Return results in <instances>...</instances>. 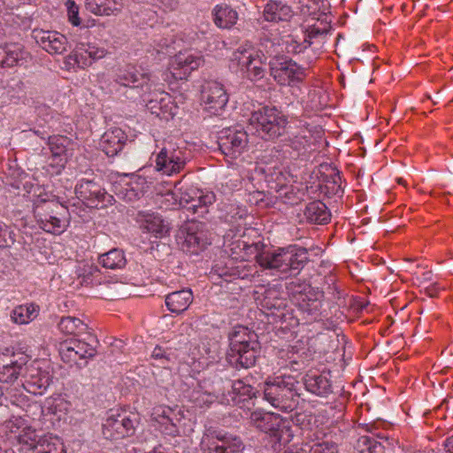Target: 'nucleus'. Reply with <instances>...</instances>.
<instances>
[{
  "label": "nucleus",
  "instance_id": "obj_1",
  "mask_svg": "<svg viewBox=\"0 0 453 453\" xmlns=\"http://www.w3.org/2000/svg\"><path fill=\"white\" fill-rule=\"evenodd\" d=\"M236 246H242L248 257L254 256L261 267L277 270L288 275H297L309 259L307 250L297 245L278 250H265V245L260 241L249 243L245 240H239Z\"/></svg>",
  "mask_w": 453,
  "mask_h": 453
},
{
  "label": "nucleus",
  "instance_id": "obj_2",
  "mask_svg": "<svg viewBox=\"0 0 453 453\" xmlns=\"http://www.w3.org/2000/svg\"><path fill=\"white\" fill-rule=\"evenodd\" d=\"M227 360L236 369L250 368L256 364L259 352L257 334L243 326H234L228 335Z\"/></svg>",
  "mask_w": 453,
  "mask_h": 453
},
{
  "label": "nucleus",
  "instance_id": "obj_3",
  "mask_svg": "<svg viewBox=\"0 0 453 453\" xmlns=\"http://www.w3.org/2000/svg\"><path fill=\"white\" fill-rule=\"evenodd\" d=\"M250 123L265 141H274L288 134V129L291 128L288 117L273 105H265L253 111Z\"/></svg>",
  "mask_w": 453,
  "mask_h": 453
},
{
  "label": "nucleus",
  "instance_id": "obj_4",
  "mask_svg": "<svg viewBox=\"0 0 453 453\" xmlns=\"http://www.w3.org/2000/svg\"><path fill=\"white\" fill-rule=\"evenodd\" d=\"M297 381L291 376H279L264 384V399L283 411H293L298 403Z\"/></svg>",
  "mask_w": 453,
  "mask_h": 453
},
{
  "label": "nucleus",
  "instance_id": "obj_5",
  "mask_svg": "<svg viewBox=\"0 0 453 453\" xmlns=\"http://www.w3.org/2000/svg\"><path fill=\"white\" fill-rule=\"evenodd\" d=\"M153 86L156 83L150 73L142 72L132 65L119 69L113 81L116 90L129 99L145 96L151 92Z\"/></svg>",
  "mask_w": 453,
  "mask_h": 453
},
{
  "label": "nucleus",
  "instance_id": "obj_6",
  "mask_svg": "<svg viewBox=\"0 0 453 453\" xmlns=\"http://www.w3.org/2000/svg\"><path fill=\"white\" fill-rule=\"evenodd\" d=\"M17 447L23 453H66L63 440L53 434L26 426L17 438Z\"/></svg>",
  "mask_w": 453,
  "mask_h": 453
},
{
  "label": "nucleus",
  "instance_id": "obj_7",
  "mask_svg": "<svg viewBox=\"0 0 453 453\" xmlns=\"http://www.w3.org/2000/svg\"><path fill=\"white\" fill-rule=\"evenodd\" d=\"M190 160V152L186 147H180L173 141H164L156 154L155 169L157 172L172 176L182 172Z\"/></svg>",
  "mask_w": 453,
  "mask_h": 453
},
{
  "label": "nucleus",
  "instance_id": "obj_8",
  "mask_svg": "<svg viewBox=\"0 0 453 453\" xmlns=\"http://www.w3.org/2000/svg\"><path fill=\"white\" fill-rule=\"evenodd\" d=\"M269 73L280 87L299 88L306 79V68L288 57H275L269 62Z\"/></svg>",
  "mask_w": 453,
  "mask_h": 453
},
{
  "label": "nucleus",
  "instance_id": "obj_9",
  "mask_svg": "<svg viewBox=\"0 0 453 453\" xmlns=\"http://www.w3.org/2000/svg\"><path fill=\"white\" fill-rule=\"evenodd\" d=\"M250 423L261 432L280 442L284 435H290V422L279 414L255 411L251 412Z\"/></svg>",
  "mask_w": 453,
  "mask_h": 453
},
{
  "label": "nucleus",
  "instance_id": "obj_10",
  "mask_svg": "<svg viewBox=\"0 0 453 453\" xmlns=\"http://www.w3.org/2000/svg\"><path fill=\"white\" fill-rule=\"evenodd\" d=\"M91 334H88V338L80 340L71 338L65 340L59 344V354L65 363L70 365L75 364L80 368L87 365L86 359L91 358L96 355V349L87 340L92 339Z\"/></svg>",
  "mask_w": 453,
  "mask_h": 453
},
{
  "label": "nucleus",
  "instance_id": "obj_11",
  "mask_svg": "<svg viewBox=\"0 0 453 453\" xmlns=\"http://www.w3.org/2000/svg\"><path fill=\"white\" fill-rule=\"evenodd\" d=\"M137 420L134 415L117 411L108 416L103 424V434L107 440H121L134 434Z\"/></svg>",
  "mask_w": 453,
  "mask_h": 453
},
{
  "label": "nucleus",
  "instance_id": "obj_12",
  "mask_svg": "<svg viewBox=\"0 0 453 453\" xmlns=\"http://www.w3.org/2000/svg\"><path fill=\"white\" fill-rule=\"evenodd\" d=\"M241 73L251 81H261L266 73L265 58L261 51L254 50H238L234 53Z\"/></svg>",
  "mask_w": 453,
  "mask_h": 453
},
{
  "label": "nucleus",
  "instance_id": "obj_13",
  "mask_svg": "<svg viewBox=\"0 0 453 453\" xmlns=\"http://www.w3.org/2000/svg\"><path fill=\"white\" fill-rule=\"evenodd\" d=\"M42 365L45 363L34 361L25 367L22 388L30 394L42 395L52 381L50 372Z\"/></svg>",
  "mask_w": 453,
  "mask_h": 453
},
{
  "label": "nucleus",
  "instance_id": "obj_14",
  "mask_svg": "<svg viewBox=\"0 0 453 453\" xmlns=\"http://www.w3.org/2000/svg\"><path fill=\"white\" fill-rule=\"evenodd\" d=\"M248 143V134L242 128H224L218 136L219 150L230 158H236L241 156L246 150Z\"/></svg>",
  "mask_w": 453,
  "mask_h": 453
},
{
  "label": "nucleus",
  "instance_id": "obj_15",
  "mask_svg": "<svg viewBox=\"0 0 453 453\" xmlns=\"http://www.w3.org/2000/svg\"><path fill=\"white\" fill-rule=\"evenodd\" d=\"M76 196L90 207H104L111 203L113 196L94 180H81L75 187Z\"/></svg>",
  "mask_w": 453,
  "mask_h": 453
},
{
  "label": "nucleus",
  "instance_id": "obj_16",
  "mask_svg": "<svg viewBox=\"0 0 453 453\" xmlns=\"http://www.w3.org/2000/svg\"><path fill=\"white\" fill-rule=\"evenodd\" d=\"M201 97L206 110L214 115H218L228 102V94L224 85L214 80L204 81L202 86Z\"/></svg>",
  "mask_w": 453,
  "mask_h": 453
},
{
  "label": "nucleus",
  "instance_id": "obj_17",
  "mask_svg": "<svg viewBox=\"0 0 453 453\" xmlns=\"http://www.w3.org/2000/svg\"><path fill=\"white\" fill-rule=\"evenodd\" d=\"M116 196L127 202L139 199L149 188L147 179L141 175L125 176L113 184Z\"/></svg>",
  "mask_w": 453,
  "mask_h": 453
},
{
  "label": "nucleus",
  "instance_id": "obj_18",
  "mask_svg": "<svg viewBox=\"0 0 453 453\" xmlns=\"http://www.w3.org/2000/svg\"><path fill=\"white\" fill-rule=\"evenodd\" d=\"M181 250L189 254H198L203 250L210 242L201 223L192 222L182 232Z\"/></svg>",
  "mask_w": 453,
  "mask_h": 453
},
{
  "label": "nucleus",
  "instance_id": "obj_19",
  "mask_svg": "<svg viewBox=\"0 0 453 453\" xmlns=\"http://www.w3.org/2000/svg\"><path fill=\"white\" fill-rule=\"evenodd\" d=\"M323 296V291L308 285L296 296V300L300 310L316 320L321 314Z\"/></svg>",
  "mask_w": 453,
  "mask_h": 453
},
{
  "label": "nucleus",
  "instance_id": "obj_20",
  "mask_svg": "<svg viewBox=\"0 0 453 453\" xmlns=\"http://www.w3.org/2000/svg\"><path fill=\"white\" fill-rule=\"evenodd\" d=\"M27 362V357L19 354H0V382L13 383L23 376Z\"/></svg>",
  "mask_w": 453,
  "mask_h": 453
},
{
  "label": "nucleus",
  "instance_id": "obj_21",
  "mask_svg": "<svg viewBox=\"0 0 453 453\" xmlns=\"http://www.w3.org/2000/svg\"><path fill=\"white\" fill-rule=\"evenodd\" d=\"M151 420L155 427L161 433L169 436H177L179 427L177 422L180 420L175 410L166 405H158L153 408Z\"/></svg>",
  "mask_w": 453,
  "mask_h": 453
},
{
  "label": "nucleus",
  "instance_id": "obj_22",
  "mask_svg": "<svg viewBox=\"0 0 453 453\" xmlns=\"http://www.w3.org/2000/svg\"><path fill=\"white\" fill-rule=\"evenodd\" d=\"M32 37L42 49L51 55L62 54L67 49V38L56 31L34 29Z\"/></svg>",
  "mask_w": 453,
  "mask_h": 453
},
{
  "label": "nucleus",
  "instance_id": "obj_23",
  "mask_svg": "<svg viewBox=\"0 0 453 453\" xmlns=\"http://www.w3.org/2000/svg\"><path fill=\"white\" fill-rule=\"evenodd\" d=\"M305 389L319 397H327L333 393L332 376L329 371H310L303 377Z\"/></svg>",
  "mask_w": 453,
  "mask_h": 453
},
{
  "label": "nucleus",
  "instance_id": "obj_24",
  "mask_svg": "<svg viewBox=\"0 0 453 453\" xmlns=\"http://www.w3.org/2000/svg\"><path fill=\"white\" fill-rule=\"evenodd\" d=\"M256 297L261 310L267 315L281 317L282 311L286 308V300L281 296L280 289L276 287H270L264 289L263 293L256 291Z\"/></svg>",
  "mask_w": 453,
  "mask_h": 453
},
{
  "label": "nucleus",
  "instance_id": "obj_25",
  "mask_svg": "<svg viewBox=\"0 0 453 453\" xmlns=\"http://www.w3.org/2000/svg\"><path fill=\"white\" fill-rule=\"evenodd\" d=\"M3 397H4L7 404L10 403L22 409L26 412V416L32 419L39 418L43 412L42 407L39 403L32 402L19 388H7Z\"/></svg>",
  "mask_w": 453,
  "mask_h": 453
},
{
  "label": "nucleus",
  "instance_id": "obj_26",
  "mask_svg": "<svg viewBox=\"0 0 453 453\" xmlns=\"http://www.w3.org/2000/svg\"><path fill=\"white\" fill-rule=\"evenodd\" d=\"M294 15L293 8L283 0H268L263 9V18L267 22H288Z\"/></svg>",
  "mask_w": 453,
  "mask_h": 453
},
{
  "label": "nucleus",
  "instance_id": "obj_27",
  "mask_svg": "<svg viewBox=\"0 0 453 453\" xmlns=\"http://www.w3.org/2000/svg\"><path fill=\"white\" fill-rule=\"evenodd\" d=\"M203 63V59L200 56L180 53L174 56L170 64L175 79L187 80L189 74L198 69Z\"/></svg>",
  "mask_w": 453,
  "mask_h": 453
},
{
  "label": "nucleus",
  "instance_id": "obj_28",
  "mask_svg": "<svg viewBox=\"0 0 453 453\" xmlns=\"http://www.w3.org/2000/svg\"><path fill=\"white\" fill-rule=\"evenodd\" d=\"M127 141V134L121 128L114 127L102 135L99 146L108 157H114L122 150Z\"/></svg>",
  "mask_w": 453,
  "mask_h": 453
},
{
  "label": "nucleus",
  "instance_id": "obj_29",
  "mask_svg": "<svg viewBox=\"0 0 453 453\" xmlns=\"http://www.w3.org/2000/svg\"><path fill=\"white\" fill-rule=\"evenodd\" d=\"M244 445L236 436L217 435L209 441L206 453H243Z\"/></svg>",
  "mask_w": 453,
  "mask_h": 453
},
{
  "label": "nucleus",
  "instance_id": "obj_30",
  "mask_svg": "<svg viewBox=\"0 0 453 453\" xmlns=\"http://www.w3.org/2000/svg\"><path fill=\"white\" fill-rule=\"evenodd\" d=\"M193 300L194 296L191 289L183 288L165 296V303L169 311L179 315L188 310Z\"/></svg>",
  "mask_w": 453,
  "mask_h": 453
},
{
  "label": "nucleus",
  "instance_id": "obj_31",
  "mask_svg": "<svg viewBox=\"0 0 453 453\" xmlns=\"http://www.w3.org/2000/svg\"><path fill=\"white\" fill-rule=\"evenodd\" d=\"M240 239L236 240L231 244L232 255H236V259L241 258L240 261L236 260L235 266L233 269L234 273H232V281L237 279L246 280L250 277H253L257 273L256 268L252 265H248L244 261L250 257L251 256L248 257V255L245 254L242 246H241L240 248L236 246V243Z\"/></svg>",
  "mask_w": 453,
  "mask_h": 453
},
{
  "label": "nucleus",
  "instance_id": "obj_32",
  "mask_svg": "<svg viewBox=\"0 0 453 453\" xmlns=\"http://www.w3.org/2000/svg\"><path fill=\"white\" fill-rule=\"evenodd\" d=\"M88 12L97 16H118L123 9L121 0H85Z\"/></svg>",
  "mask_w": 453,
  "mask_h": 453
},
{
  "label": "nucleus",
  "instance_id": "obj_33",
  "mask_svg": "<svg viewBox=\"0 0 453 453\" xmlns=\"http://www.w3.org/2000/svg\"><path fill=\"white\" fill-rule=\"evenodd\" d=\"M77 279L81 286L94 287L101 285L103 275L100 269L91 262H80L76 267Z\"/></svg>",
  "mask_w": 453,
  "mask_h": 453
},
{
  "label": "nucleus",
  "instance_id": "obj_34",
  "mask_svg": "<svg viewBox=\"0 0 453 453\" xmlns=\"http://www.w3.org/2000/svg\"><path fill=\"white\" fill-rule=\"evenodd\" d=\"M212 18L214 24L222 29L232 28L238 20V12L226 4H220L212 9Z\"/></svg>",
  "mask_w": 453,
  "mask_h": 453
},
{
  "label": "nucleus",
  "instance_id": "obj_35",
  "mask_svg": "<svg viewBox=\"0 0 453 453\" xmlns=\"http://www.w3.org/2000/svg\"><path fill=\"white\" fill-rule=\"evenodd\" d=\"M189 194L194 196V199L192 204L188 206V210L199 217H203L208 212V207L216 200L215 194L211 191L192 188Z\"/></svg>",
  "mask_w": 453,
  "mask_h": 453
},
{
  "label": "nucleus",
  "instance_id": "obj_36",
  "mask_svg": "<svg viewBox=\"0 0 453 453\" xmlns=\"http://www.w3.org/2000/svg\"><path fill=\"white\" fill-rule=\"evenodd\" d=\"M27 52L19 43H6L0 45V66L12 67L23 60Z\"/></svg>",
  "mask_w": 453,
  "mask_h": 453
},
{
  "label": "nucleus",
  "instance_id": "obj_37",
  "mask_svg": "<svg viewBox=\"0 0 453 453\" xmlns=\"http://www.w3.org/2000/svg\"><path fill=\"white\" fill-rule=\"evenodd\" d=\"M190 403L197 408H208L217 399L218 395L207 388V383H198L188 395Z\"/></svg>",
  "mask_w": 453,
  "mask_h": 453
},
{
  "label": "nucleus",
  "instance_id": "obj_38",
  "mask_svg": "<svg viewBox=\"0 0 453 453\" xmlns=\"http://www.w3.org/2000/svg\"><path fill=\"white\" fill-rule=\"evenodd\" d=\"M303 215L309 223L318 225L326 224L331 217L326 205L320 201L309 203L303 211Z\"/></svg>",
  "mask_w": 453,
  "mask_h": 453
},
{
  "label": "nucleus",
  "instance_id": "obj_39",
  "mask_svg": "<svg viewBox=\"0 0 453 453\" xmlns=\"http://www.w3.org/2000/svg\"><path fill=\"white\" fill-rule=\"evenodd\" d=\"M300 131L296 134L292 133L291 135H288V138L285 140L286 146L291 148L296 155L304 154L307 150V147L310 146L309 136L306 133L309 131L304 127L305 125L302 123V121H298Z\"/></svg>",
  "mask_w": 453,
  "mask_h": 453
},
{
  "label": "nucleus",
  "instance_id": "obj_40",
  "mask_svg": "<svg viewBox=\"0 0 453 453\" xmlns=\"http://www.w3.org/2000/svg\"><path fill=\"white\" fill-rule=\"evenodd\" d=\"M39 314V306L34 303L21 304L15 307L11 313L12 320L19 325L28 324Z\"/></svg>",
  "mask_w": 453,
  "mask_h": 453
},
{
  "label": "nucleus",
  "instance_id": "obj_41",
  "mask_svg": "<svg viewBox=\"0 0 453 453\" xmlns=\"http://www.w3.org/2000/svg\"><path fill=\"white\" fill-rule=\"evenodd\" d=\"M98 262L103 267L111 270L122 269L127 264V259L123 250L119 249H111L99 256Z\"/></svg>",
  "mask_w": 453,
  "mask_h": 453
},
{
  "label": "nucleus",
  "instance_id": "obj_42",
  "mask_svg": "<svg viewBox=\"0 0 453 453\" xmlns=\"http://www.w3.org/2000/svg\"><path fill=\"white\" fill-rule=\"evenodd\" d=\"M59 331L65 334L80 335L87 333L88 326L81 319L72 316L61 318L58 324Z\"/></svg>",
  "mask_w": 453,
  "mask_h": 453
},
{
  "label": "nucleus",
  "instance_id": "obj_43",
  "mask_svg": "<svg viewBox=\"0 0 453 453\" xmlns=\"http://www.w3.org/2000/svg\"><path fill=\"white\" fill-rule=\"evenodd\" d=\"M72 143V140L65 135L49 136L47 142L50 153L60 157H67L66 152Z\"/></svg>",
  "mask_w": 453,
  "mask_h": 453
},
{
  "label": "nucleus",
  "instance_id": "obj_44",
  "mask_svg": "<svg viewBox=\"0 0 453 453\" xmlns=\"http://www.w3.org/2000/svg\"><path fill=\"white\" fill-rule=\"evenodd\" d=\"M142 228L157 238L162 237L168 231L163 219L157 215H149L142 224Z\"/></svg>",
  "mask_w": 453,
  "mask_h": 453
},
{
  "label": "nucleus",
  "instance_id": "obj_45",
  "mask_svg": "<svg viewBox=\"0 0 453 453\" xmlns=\"http://www.w3.org/2000/svg\"><path fill=\"white\" fill-rule=\"evenodd\" d=\"M354 449L355 453H380L383 447L373 435H363L357 439Z\"/></svg>",
  "mask_w": 453,
  "mask_h": 453
},
{
  "label": "nucleus",
  "instance_id": "obj_46",
  "mask_svg": "<svg viewBox=\"0 0 453 453\" xmlns=\"http://www.w3.org/2000/svg\"><path fill=\"white\" fill-rule=\"evenodd\" d=\"M38 224L42 229L50 234H61L65 228V222L53 215H44V218L40 216Z\"/></svg>",
  "mask_w": 453,
  "mask_h": 453
},
{
  "label": "nucleus",
  "instance_id": "obj_47",
  "mask_svg": "<svg viewBox=\"0 0 453 453\" xmlns=\"http://www.w3.org/2000/svg\"><path fill=\"white\" fill-rule=\"evenodd\" d=\"M16 236L13 227L0 220V249L12 247L16 242Z\"/></svg>",
  "mask_w": 453,
  "mask_h": 453
},
{
  "label": "nucleus",
  "instance_id": "obj_48",
  "mask_svg": "<svg viewBox=\"0 0 453 453\" xmlns=\"http://www.w3.org/2000/svg\"><path fill=\"white\" fill-rule=\"evenodd\" d=\"M236 258H228L227 261L222 265L221 263H217L213 270L215 273L222 279H224L226 281H232V273L233 269L235 266Z\"/></svg>",
  "mask_w": 453,
  "mask_h": 453
},
{
  "label": "nucleus",
  "instance_id": "obj_49",
  "mask_svg": "<svg viewBox=\"0 0 453 453\" xmlns=\"http://www.w3.org/2000/svg\"><path fill=\"white\" fill-rule=\"evenodd\" d=\"M286 50L290 54H299L303 52L308 47L312 44V42H310L308 39H303V42H298L295 39H290L287 41Z\"/></svg>",
  "mask_w": 453,
  "mask_h": 453
},
{
  "label": "nucleus",
  "instance_id": "obj_50",
  "mask_svg": "<svg viewBox=\"0 0 453 453\" xmlns=\"http://www.w3.org/2000/svg\"><path fill=\"white\" fill-rule=\"evenodd\" d=\"M73 52L76 59V63H78V68L84 69L92 65L91 59L85 50L84 44L77 47Z\"/></svg>",
  "mask_w": 453,
  "mask_h": 453
},
{
  "label": "nucleus",
  "instance_id": "obj_51",
  "mask_svg": "<svg viewBox=\"0 0 453 453\" xmlns=\"http://www.w3.org/2000/svg\"><path fill=\"white\" fill-rule=\"evenodd\" d=\"M65 5L67 10L69 21L75 27L80 26L81 19L79 17V6L73 0H66Z\"/></svg>",
  "mask_w": 453,
  "mask_h": 453
},
{
  "label": "nucleus",
  "instance_id": "obj_52",
  "mask_svg": "<svg viewBox=\"0 0 453 453\" xmlns=\"http://www.w3.org/2000/svg\"><path fill=\"white\" fill-rule=\"evenodd\" d=\"M154 5L165 13L176 12L180 7V0H153Z\"/></svg>",
  "mask_w": 453,
  "mask_h": 453
},
{
  "label": "nucleus",
  "instance_id": "obj_53",
  "mask_svg": "<svg viewBox=\"0 0 453 453\" xmlns=\"http://www.w3.org/2000/svg\"><path fill=\"white\" fill-rule=\"evenodd\" d=\"M48 161V166L52 169V173L58 174L65 168L67 162V157L53 156L52 153H50Z\"/></svg>",
  "mask_w": 453,
  "mask_h": 453
},
{
  "label": "nucleus",
  "instance_id": "obj_54",
  "mask_svg": "<svg viewBox=\"0 0 453 453\" xmlns=\"http://www.w3.org/2000/svg\"><path fill=\"white\" fill-rule=\"evenodd\" d=\"M84 48L89 57V58L91 59V64L96 60L103 58L106 53L105 50L97 48V47H96L94 45H90V44H88V45L84 44Z\"/></svg>",
  "mask_w": 453,
  "mask_h": 453
},
{
  "label": "nucleus",
  "instance_id": "obj_55",
  "mask_svg": "<svg viewBox=\"0 0 453 453\" xmlns=\"http://www.w3.org/2000/svg\"><path fill=\"white\" fill-rule=\"evenodd\" d=\"M5 426L10 431V433L17 434V435H16V439H17L18 436L19 435V433L27 426L24 424V422L21 418H14V419L8 420L5 423Z\"/></svg>",
  "mask_w": 453,
  "mask_h": 453
},
{
  "label": "nucleus",
  "instance_id": "obj_56",
  "mask_svg": "<svg viewBox=\"0 0 453 453\" xmlns=\"http://www.w3.org/2000/svg\"><path fill=\"white\" fill-rule=\"evenodd\" d=\"M326 280L328 283V287L326 288V292L331 296L332 300L336 301L341 298V291L337 286H335V279L334 275H329L326 277Z\"/></svg>",
  "mask_w": 453,
  "mask_h": 453
},
{
  "label": "nucleus",
  "instance_id": "obj_57",
  "mask_svg": "<svg viewBox=\"0 0 453 453\" xmlns=\"http://www.w3.org/2000/svg\"><path fill=\"white\" fill-rule=\"evenodd\" d=\"M326 34L327 28L326 27H319L316 26H312L307 29V35H305V39H308L310 40V42H312V39L318 38L319 36H324Z\"/></svg>",
  "mask_w": 453,
  "mask_h": 453
},
{
  "label": "nucleus",
  "instance_id": "obj_58",
  "mask_svg": "<svg viewBox=\"0 0 453 453\" xmlns=\"http://www.w3.org/2000/svg\"><path fill=\"white\" fill-rule=\"evenodd\" d=\"M192 188H187L184 192L181 193L180 203L187 209H188V206L192 204V202L194 199V196L189 194L191 192Z\"/></svg>",
  "mask_w": 453,
  "mask_h": 453
},
{
  "label": "nucleus",
  "instance_id": "obj_59",
  "mask_svg": "<svg viewBox=\"0 0 453 453\" xmlns=\"http://www.w3.org/2000/svg\"><path fill=\"white\" fill-rule=\"evenodd\" d=\"M151 357H153L154 359H163V358H165L167 360L169 359L168 357L166 356V351L160 346H157L153 349Z\"/></svg>",
  "mask_w": 453,
  "mask_h": 453
},
{
  "label": "nucleus",
  "instance_id": "obj_60",
  "mask_svg": "<svg viewBox=\"0 0 453 453\" xmlns=\"http://www.w3.org/2000/svg\"><path fill=\"white\" fill-rule=\"evenodd\" d=\"M163 80L171 84L173 81H178L175 79V75L173 74V66L170 65L168 69L165 71L162 74Z\"/></svg>",
  "mask_w": 453,
  "mask_h": 453
},
{
  "label": "nucleus",
  "instance_id": "obj_61",
  "mask_svg": "<svg viewBox=\"0 0 453 453\" xmlns=\"http://www.w3.org/2000/svg\"><path fill=\"white\" fill-rule=\"evenodd\" d=\"M65 66L68 69H75L78 68V63H76V59L74 58L73 52H71L65 60Z\"/></svg>",
  "mask_w": 453,
  "mask_h": 453
},
{
  "label": "nucleus",
  "instance_id": "obj_62",
  "mask_svg": "<svg viewBox=\"0 0 453 453\" xmlns=\"http://www.w3.org/2000/svg\"><path fill=\"white\" fill-rule=\"evenodd\" d=\"M439 292V287L437 284H432L425 288V293L430 297H434Z\"/></svg>",
  "mask_w": 453,
  "mask_h": 453
},
{
  "label": "nucleus",
  "instance_id": "obj_63",
  "mask_svg": "<svg viewBox=\"0 0 453 453\" xmlns=\"http://www.w3.org/2000/svg\"><path fill=\"white\" fill-rule=\"evenodd\" d=\"M319 1L320 0H300V3L303 6H307L309 9L311 8L316 10Z\"/></svg>",
  "mask_w": 453,
  "mask_h": 453
},
{
  "label": "nucleus",
  "instance_id": "obj_64",
  "mask_svg": "<svg viewBox=\"0 0 453 453\" xmlns=\"http://www.w3.org/2000/svg\"><path fill=\"white\" fill-rule=\"evenodd\" d=\"M445 449L448 452L453 453V435L447 438L444 443Z\"/></svg>",
  "mask_w": 453,
  "mask_h": 453
}]
</instances>
